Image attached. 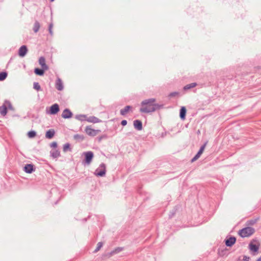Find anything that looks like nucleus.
I'll use <instances>...</instances> for the list:
<instances>
[{
	"label": "nucleus",
	"mask_w": 261,
	"mask_h": 261,
	"mask_svg": "<svg viewBox=\"0 0 261 261\" xmlns=\"http://www.w3.org/2000/svg\"><path fill=\"white\" fill-rule=\"evenodd\" d=\"M155 98H149L143 100L141 103L140 112L149 113L163 108L164 105L155 103Z\"/></svg>",
	"instance_id": "f257e3e1"
},
{
	"label": "nucleus",
	"mask_w": 261,
	"mask_h": 261,
	"mask_svg": "<svg viewBox=\"0 0 261 261\" xmlns=\"http://www.w3.org/2000/svg\"><path fill=\"white\" fill-rule=\"evenodd\" d=\"M255 230L254 229L251 227H247L244 228L239 231V234L242 237H248L252 235Z\"/></svg>",
	"instance_id": "f03ea898"
},
{
	"label": "nucleus",
	"mask_w": 261,
	"mask_h": 261,
	"mask_svg": "<svg viewBox=\"0 0 261 261\" xmlns=\"http://www.w3.org/2000/svg\"><path fill=\"white\" fill-rule=\"evenodd\" d=\"M106 166L104 163H101L99 167L95 171L94 174L97 176L103 177L105 176Z\"/></svg>",
	"instance_id": "7ed1b4c3"
},
{
	"label": "nucleus",
	"mask_w": 261,
	"mask_h": 261,
	"mask_svg": "<svg viewBox=\"0 0 261 261\" xmlns=\"http://www.w3.org/2000/svg\"><path fill=\"white\" fill-rule=\"evenodd\" d=\"M85 131L88 136L91 137H94L101 132L99 129H93L90 126H86Z\"/></svg>",
	"instance_id": "20e7f679"
},
{
	"label": "nucleus",
	"mask_w": 261,
	"mask_h": 261,
	"mask_svg": "<svg viewBox=\"0 0 261 261\" xmlns=\"http://www.w3.org/2000/svg\"><path fill=\"white\" fill-rule=\"evenodd\" d=\"M84 154L85 163L88 165L90 164L93 158V153L90 151L84 152Z\"/></svg>",
	"instance_id": "39448f33"
},
{
	"label": "nucleus",
	"mask_w": 261,
	"mask_h": 261,
	"mask_svg": "<svg viewBox=\"0 0 261 261\" xmlns=\"http://www.w3.org/2000/svg\"><path fill=\"white\" fill-rule=\"evenodd\" d=\"M28 51L26 45L21 46L18 50V55L21 57H24Z\"/></svg>",
	"instance_id": "423d86ee"
},
{
	"label": "nucleus",
	"mask_w": 261,
	"mask_h": 261,
	"mask_svg": "<svg viewBox=\"0 0 261 261\" xmlns=\"http://www.w3.org/2000/svg\"><path fill=\"white\" fill-rule=\"evenodd\" d=\"M60 110L59 106L57 103L53 105L50 108L49 114L51 115L56 114Z\"/></svg>",
	"instance_id": "0eeeda50"
},
{
	"label": "nucleus",
	"mask_w": 261,
	"mask_h": 261,
	"mask_svg": "<svg viewBox=\"0 0 261 261\" xmlns=\"http://www.w3.org/2000/svg\"><path fill=\"white\" fill-rule=\"evenodd\" d=\"M72 116V113L68 109H65L62 114V117L64 119L70 118Z\"/></svg>",
	"instance_id": "6e6552de"
},
{
	"label": "nucleus",
	"mask_w": 261,
	"mask_h": 261,
	"mask_svg": "<svg viewBox=\"0 0 261 261\" xmlns=\"http://www.w3.org/2000/svg\"><path fill=\"white\" fill-rule=\"evenodd\" d=\"M23 170L27 173H31L35 170L34 166L33 164H27Z\"/></svg>",
	"instance_id": "1a4fd4ad"
},
{
	"label": "nucleus",
	"mask_w": 261,
	"mask_h": 261,
	"mask_svg": "<svg viewBox=\"0 0 261 261\" xmlns=\"http://www.w3.org/2000/svg\"><path fill=\"white\" fill-rule=\"evenodd\" d=\"M236 241V239L234 237H230L225 240V245L228 247L232 246Z\"/></svg>",
	"instance_id": "9d476101"
},
{
	"label": "nucleus",
	"mask_w": 261,
	"mask_h": 261,
	"mask_svg": "<svg viewBox=\"0 0 261 261\" xmlns=\"http://www.w3.org/2000/svg\"><path fill=\"white\" fill-rule=\"evenodd\" d=\"M134 126L135 129L138 130L142 129V122L140 120H135L133 122Z\"/></svg>",
	"instance_id": "9b49d317"
},
{
	"label": "nucleus",
	"mask_w": 261,
	"mask_h": 261,
	"mask_svg": "<svg viewBox=\"0 0 261 261\" xmlns=\"http://www.w3.org/2000/svg\"><path fill=\"white\" fill-rule=\"evenodd\" d=\"M56 88L59 91H62L64 89L62 81L61 79L58 78L56 82Z\"/></svg>",
	"instance_id": "f8f14e48"
},
{
	"label": "nucleus",
	"mask_w": 261,
	"mask_h": 261,
	"mask_svg": "<svg viewBox=\"0 0 261 261\" xmlns=\"http://www.w3.org/2000/svg\"><path fill=\"white\" fill-rule=\"evenodd\" d=\"M39 63L44 69H48V67L45 63V59L43 57H41L39 59Z\"/></svg>",
	"instance_id": "ddd939ff"
},
{
	"label": "nucleus",
	"mask_w": 261,
	"mask_h": 261,
	"mask_svg": "<svg viewBox=\"0 0 261 261\" xmlns=\"http://www.w3.org/2000/svg\"><path fill=\"white\" fill-rule=\"evenodd\" d=\"M50 154L51 157L54 159L58 158L60 156V152L58 149L51 150L50 151Z\"/></svg>",
	"instance_id": "4468645a"
},
{
	"label": "nucleus",
	"mask_w": 261,
	"mask_h": 261,
	"mask_svg": "<svg viewBox=\"0 0 261 261\" xmlns=\"http://www.w3.org/2000/svg\"><path fill=\"white\" fill-rule=\"evenodd\" d=\"M7 113V108L6 103L5 102L2 106L0 107V114L4 116Z\"/></svg>",
	"instance_id": "2eb2a0df"
},
{
	"label": "nucleus",
	"mask_w": 261,
	"mask_h": 261,
	"mask_svg": "<svg viewBox=\"0 0 261 261\" xmlns=\"http://www.w3.org/2000/svg\"><path fill=\"white\" fill-rule=\"evenodd\" d=\"M86 120L88 122L93 123H98V122H101V120L100 119H99L98 118H97L95 116H90L89 118H88Z\"/></svg>",
	"instance_id": "dca6fc26"
},
{
	"label": "nucleus",
	"mask_w": 261,
	"mask_h": 261,
	"mask_svg": "<svg viewBox=\"0 0 261 261\" xmlns=\"http://www.w3.org/2000/svg\"><path fill=\"white\" fill-rule=\"evenodd\" d=\"M132 109V107L130 106H126L124 109H121L120 113L122 116H125L129 111Z\"/></svg>",
	"instance_id": "f3484780"
},
{
	"label": "nucleus",
	"mask_w": 261,
	"mask_h": 261,
	"mask_svg": "<svg viewBox=\"0 0 261 261\" xmlns=\"http://www.w3.org/2000/svg\"><path fill=\"white\" fill-rule=\"evenodd\" d=\"M55 132L54 129H50L47 130L45 134V137L47 139H51L55 135Z\"/></svg>",
	"instance_id": "a211bd4d"
},
{
	"label": "nucleus",
	"mask_w": 261,
	"mask_h": 261,
	"mask_svg": "<svg viewBox=\"0 0 261 261\" xmlns=\"http://www.w3.org/2000/svg\"><path fill=\"white\" fill-rule=\"evenodd\" d=\"M249 248L250 251L253 252H257L258 250L259 247L256 245L253 244L252 242H251L249 245Z\"/></svg>",
	"instance_id": "6ab92c4d"
},
{
	"label": "nucleus",
	"mask_w": 261,
	"mask_h": 261,
	"mask_svg": "<svg viewBox=\"0 0 261 261\" xmlns=\"http://www.w3.org/2000/svg\"><path fill=\"white\" fill-rule=\"evenodd\" d=\"M47 69H44L43 68H42V69H40V68H36L34 69V73L36 74V75H43L44 73V71L45 70H47Z\"/></svg>",
	"instance_id": "aec40b11"
},
{
	"label": "nucleus",
	"mask_w": 261,
	"mask_h": 261,
	"mask_svg": "<svg viewBox=\"0 0 261 261\" xmlns=\"http://www.w3.org/2000/svg\"><path fill=\"white\" fill-rule=\"evenodd\" d=\"M186 109L185 107H182L180 108V119L184 120L185 119L186 114Z\"/></svg>",
	"instance_id": "412c9836"
},
{
	"label": "nucleus",
	"mask_w": 261,
	"mask_h": 261,
	"mask_svg": "<svg viewBox=\"0 0 261 261\" xmlns=\"http://www.w3.org/2000/svg\"><path fill=\"white\" fill-rule=\"evenodd\" d=\"M40 28V25L38 21H36L33 27V31L35 33H37Z\"/></svg>",
	"instance_id": "4be33fe9"
},
{
	"label": "nucleus",
	"mask_w": 261,
	"mask_h": 261,
	"mask_svg": "<svg viewBox=\"0 0 261 261\" xmlns=\"http://www.w3.org/2000/svg\"><path fill=\"white\" fill-rule=\"evenodd\" d=\"M197 85L196 83H192L189 84L187 85L184 87V90L186 91L191 88L195 87Z\"/></svg>",
	"instance_id": "5701e85b"
},
{
	"label": "nucleus",
	"mask_w": 261,
	"mask_h": 261,
	"mask_svg": "<svg viewBox=\"0 0 261 261\" xmlns=\"http://www.w3.org/2000/svg\"><path fill=\"white\" fill-rule=\"evenodd\" d=\"M8 76V74L6 72H2L0 73V81L5 80Z\"/></svg>",
	"instance_id": "b1692460"
},
{
	"label": "nucleus",
	"mask_w": 261,
	"mask_h": 261,
	"mask_svg": "<svg viewBox=\"0 0 261 261\" xmlns=\"http://www.w3.org/2000/svg\"><path fill=\"white\" fill-rule=\"evenodd\" d=\"M87 116L85 115H77L75 116V118L80 121H84L86 120Z\"/></svg>",
	"instance_id": "393cba45"
},
{
	"label": "nucleus",
	"mask_w": 261,
	"mask_h": 261,
	"mask_svg": "<svg viewBox=\"0 0 261 261\" xmlns=\"http://www.w3.org/2000/svg\"><path fill=\"white\" fill-rule=\"evenodd\" d=\"M5 103H6V105H7V110L9 109V110H11L12 111H13L14 110L11 103L9 101L6 100Z\"/></svg>",
	"instance_id": "a878e982"
},
{
	"label": "nucleus",
	"mask_w": 261,
	"mask_h": 261,
	"mask_svg": "<svg viewBox=\"0 0 261 261\" xmlns=\"http://www.w3.org/2000/svg\"><path fill=\"white\" fill-rule=\"evenodd\" d=\"M28 136L30 138H33L36 136V132L34 130H31L28 132Z\"/></svg>",
	"instance_id": "bb28decb"
},
{
	"label": "nucleus",
	"mask_w": 261,
	"mask_h": 261,
	"mask_svg": "<svg viewBox=\"0 0 261 261\" xmlns=\"http://www.w3.org/2000/svg\"><path fill=\"white\" fill-rule=\"evenodd\" d=\"M33 88L37 91L41 90V87L38 82H34L33 84Z\"/></svg>",
	"instance_id": "cd10ccee"
},
{
	"label": "nucleus",
	"mask_w": 261,
	"mask_h": 261,
	"mask_svg": "<svg viewBox=\"0 0 261 261\" xmlns=\"http://www.w3.org/2000/svg\"><path fill=\"white\" fill-rule=\"evenodd\" d=\"M73 138L75 140H81V141L83 140L84 139V137L83 135H79V134L74 135L73 136Z\"/></svg>",
	"instance_id": "c85d7f7f"
},
{
	"label": "nucleus",
	"mask_w": 261,
	"mask_h": 261,
	"mask_svg": "<svg viewBox=\"0 0 261 261\" xmlns=\"http://www.w3.org/2000/svg\"><path fill=\"white\" fill-rule=\"evenodd\" d=\"M68 149H69V150H70V144L68 143L65 144L63 145V151L65 152H66L67 151V150Z\"/></svg>",
	"instance_id": "c756f323"
},
{
	"label": "nucleus",
	"mask_w": 261,
	"mask_h": 261,
	"mask_svg": "<svg viewBox=\"0 0 261 261\" xmlns=\"http://www.w3.org/2000/svg\"><path fill=\"white\" fill-rule=\"evenodd\" d=\"M103 245V243L102 242H98L97 244V247L94 251V252H97L98 251L100 250V249L102 247Z\"/></svg>",
	"instance_id": "7c9ffc66"
},
{
	"label": "nucleus",
	"mask_w": 261,
	"mask_h": 261,
	"mask_svg": "<svg viewBox=\"0 0 261 261\" xmlns=\"http://www.w3.org/2000/svg\"><path fill=\"white\" fill-rule=\"evenodd\" d=\"M206 142L202 146H201L199 150L198 151V152H197L198 153L200 154V155H201V154L203 153L204 150V148L205 147V146L206 145Z\"/></svg>",
	"instance_id": "2f4dec72"
},
{
	"label": "nucleus",
	"mask_w": 261,
	"mask_h": 261,
	"mask_svg": "<svg viewBox=\"0 0 261 261\" xmlns=\"http://www.w3.org/2000/svg\"><path fill=\"white\" fill-rule=\"evenodd\" d=\"M122 250H123V248H121V247H118V248H116L114 250H113V251L111 252V254H115V253H119V252H120V251H121Z\"/></svg>",
	"instance_id": "473e14b6"
},
{
	"label": "nucleus",
	"mask_w": 261,
	"mask_h": 261,
	"mask_svg": "<svg viewBox=\"0 0 261 261\" xmlns=\"http://www.w3.org/2000/svg\"><path fill=\"white\" fill-rule=\"evenodd\" d=\"M53 23H50L48 26V31H49V33L50 34V35L51 36H53Z\"/></svg>",
	"instance_id": "72a5a7b5"
},
{
	"label": "nucleus",
	"mask_w": 261,
	"mask_h": 261,
	"mask_svg": "<svg viewBox=\"0 0 261 261\" xmlns=\"http://www.w3.org/2000/svg\"><path fill=\"white\" fill-rule=\"evenodd\" d=\"M176 210H177V209L173 210L171 212H170V213L169 215V217L170 218H171L174 216V215H175V214L176 212Z\"/></svg>",
	"instance_id": "f704fd0d"
},
{
	"label": "nucleus",
	"mask_w": 261,
	"mask_h": 261,
	"mask_svg": "<svg viewBox=\"0 0 261 261\" xmlns=\"http://www.w3.org/2000/svg\"><path fill=\"white\" fill-rule=\"evenodd\" d=\"M200 154H199V153H197L195 156L192 159L191 161L192 162H193L195 161H196L200 156Z\"/></svg>",
	"instance_id": "c9c22d12"
},
{
	"label": "nucleus",
	"mask_w": 261,
	"mask_h": 261,
	"mask_svg": "<svg viewBox=\"0 0 261 261\" xmlns=\"http://www.w3.org/2000/svg\"><path fill=\"white\" fill-rule=\"evenodd\" d=\"M50 146L53 148H56L57 147V143L53 142L50 144Z\"/></svg>",
	"instance_id": "e433bc0d"
},
{
	"label": "nucleus",
	"mask_w": 261,
	"mask_h": 261,
	"mask_svg": "<svg viewBox=\"0 0 261 261\" xmlns=\"http://www.w3.org/2000/svg\"><path fill=\"white\" fill-rule=\"evenodd\" d=\"M178 94V92H172L171 93L169 94V97H172L173 96H174L175 95H177Z\"/></svg>",
	"instance_id": "4c0bfd02"
},
{
	"label": "nucleus",
	"mask_w": 261,
	"mask_h": 261,
	"mask_svg": "<svg viewBox=\"0 0 261 261\" xmlns=\"http://www.w3.org/2000/svg\"><path fill=\"white\" fill-rule=\"evenodd\" d=\"M243 260L244 261H249L250 260V257L249 256L244 255L243 256Z\"/></svg>",
	"instance_id": "58836bf2"
},
{
	"label": "nucleus",
	"mask_w": 261,
	"mask_h": 261,
	"mask_svg": "<svg viewBox=\"0 0 261 261\" xmlns=\"http://www.w3.org/2000/svg\"><path fill=\"white\" fill-rule=\"evenodd\" d=\"M121 124L123 126H125L127 124V121L126 120H123L121 122Z\"/></svg>",
	"instance_id": "ea45409f"
},
{
	"label": "nucleus",
	"mask_w": 261,
	"mask_h": 261,
	"mask_svg": "<svg viewBox=\"0 0 261 261\" xmlns=\"http://www.w3.org/2000/svg\"><path fill=\"white\" fill-rule=\"evenodd\" d=\"M255 223V220H250V221H249V224L252 225V224H254Z\"/></svg>",
	"instance_id": "a19ab883"
},
{
	"label": "nucleus",
	"mask_w": 261,
	"mask_h": 261,
	"mask_svg": "<svg viewBox=\"0 0 261 261\" xmlns=\"http://www.w3.org/2000/svg\"><path fill=\"white\" fill-rule=\"evenodd\" d=\"M256 261H261V256L260 257H259L257 260Z\"/></svg>",
	"instance_id": "79ce46f5"
},
{
	"label": "nucleus",
	"mask_w": 261,
	"mask_h": 261,
	"mask_svg": "<svg viewBox=\"0 0 261 261\" xmlns=\"http://www.w3.org/2000/svg\"><path fill=\"white\" fill-rule=\"evenodd\" d=\"M51 2H53L54 0H50Z\"/></svg>",
	"instance_id": "37998d69"
}]
</instances>
